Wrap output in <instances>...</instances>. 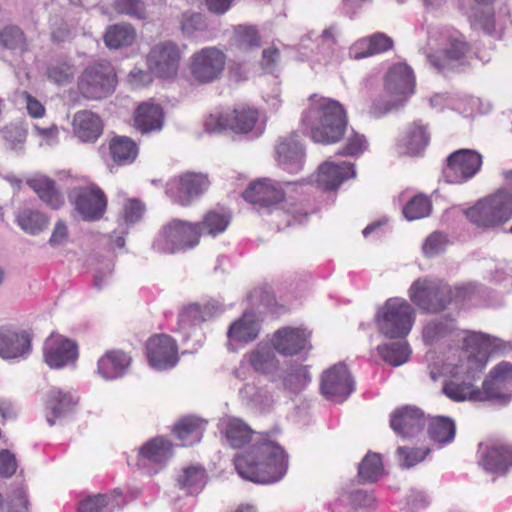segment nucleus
<instances>
[{"label": "nucleus", "mask_w": 512, "mask_h": 512, "mask_svg": "<svg viewBox=\"0 0 512 512\" xmlns=\"http://www.w3.org/2000/svg\"><path fill=\"white\" fill-rule=\"evenodd\" d=\"M239 476L258 484H272L281 480L287 472V456L277 443L264 438L255 441L245 453L234 459Z\"/></svg>", "instance_id": "obj_1"}, {"label": "nucleus", "mask_w": 512, "mask_h": 512, "mask_svg": "<svg viewBox=\"0 0 512 512\" xmlns=\"http://www.w3.org/2000/svg\"><path fill=\"white\" fill-rule=\"evenodd\" d=\"M301 124L314 142L332 144L343 136L347 125L346 113L338 101L313 94L308 98Z\"/></svg>", "instance_id": "obj_2"}, {"label": "nucleus", "mask_w": 512, "mask_h": 512, "mask_svg": "<svg viewBox=\"0 0 512 512\" xmlns=\"http://www.w3.org/2000/svg\"><path fill=\"white\" fill-rule=\"evenodd\" d=\"M292 186L293 184L289 182L282 185L270 179L258 180L249 185L243 192V197L251 204L257 205L260 210L267 209L275 214V217L282 218L285 226L301 224L306 220L307 214L286 199L287 191Z\"/></svg>", "instance_id": "obj_3"}, {"label": "nucleus", "mask_w": 512, "mask_h": 512, "mask_svg": "<svg viewBox=\"0 0 512 512\" xmlns=\"http://www.w3.org/2000/svg\"><path fill=\"white\" fill-rule=\"evenodd\" d=\"M414 92V71L405 62L390 67L385 76V96L375 102L370 112L380 117L403 107Z\"/></svg>", "instance_id": "obj_4"}, {"label": "nucleus", "mask_w": 512, "mask_h": 512, "mask_svg": "<svg viewBox=\"0 0 512 512\" xmlns=\"http://www.w3.org/2000/svg\"><path fill=\"white\" fill-rule=\"evenodd\" d=\"M204 126L209 133H221L229 129L252 138L259 137L264 131V123L259 119L258 110L247 105H239L232 111L212 113Z\"/></svg>", "instance_id": "obj_5"}, {"label": "nucleus", "mask_w": 512, "mask_h": 512, "mask_svg": "<svg viewBox=\"0 0 512 512\" xmlns=\"http://www.w3.org/2000/svg\"><path fill=\"white\" fill-rule=\"evenodd\" d=\"M468 220L480 228H494L512 218V192L499 188L465 211Z\"/></svg>", "instance_id": "obj_6"}, {"label": "nucleus", "mask_w": 512, "mask_h": 512, "mask_svg": "<svg viewBox=\"0 0 512 512\" xmlns=\"http://www.w3.org/2000/svg\"><path fill=\"white\" fill-rule=\"evenodd\" d=\"M413 307L402 298H390L378 310L376 325L379 333L390 339L405 338L414 322Z\"/></svg>", "instance_id": "obj_7"}, {"label": "nucleus", "mask_w": 512, "mask_h": 512, "mask_svg": "<svg viewBox=\"0 0 512 512\" xmlns=\"http://www.w3.org/2000/svg\"><path fill=\"white\" fill-rule=\"evenodd\" d=\"M200 230L197 224L174 219L166 224L153 242L159 253L173 254L195 247L199 243Z\"/></svg>", "instance_id": "obj_8"}, {"label": "nucleus", "mask_w": 512, "mask_h": 512, "mask_svg": "<svg viewBox=\"0 0 512 512\" xmlns=\"http://www.w3.org/2000/svg\"><path fill=\"white\" fill-rule=\"evenodd\" d=\"M473 293L469 286L451 288L439 281H418V308L427 312L444 310L453 299H466Z\"/></svg>", "instance_id": "obj_9"}, {"label": "nucleus", "mask_w": 512, "mask_h": 512, "mask_svg": "<svg viewBox=\"0 0 512 512\" xmlns=\"http://www.w3.org/2000/svg\"><path fill=\"white\" fill-rule=\"evenodd\" d=\"M116 74L108 62L89 65L78 79L80 93L89 100H100L112 94L116 87Z\"/></svg>", "instance_id": "obj_10"}, {"label": "nucleus", "mask_w": 512, "mask_h": 512, "mask_svg": "<svg viewBox=\"0 0 512 512\" xmlns=\"http://www.w3.org/2000/svg\"><path fill=\"white\" fill-rule=\"evenodd\" d=\"M227 56L218 47H204L190 57L189 70L194 81L200 84L220 79L226 66Z\"/></svg>", "instance_id": "obj_11"}, {"label": "nucleus", "mask_w": 512, "mask_h": 512, "mask_svg": "<svg viewBox=\"0 0 512 512\" xmlns=\"http://www.w3.org/2000/svg\"><path fill=\"white\" fill-rule=\"evenodd\" d=\"M182 54L177 43L163 40L155 43L146 56L149 71L158 78L172 79L179 70Z\"/></svg>", "instance_id": "obj_12"}, {"label": "nucleus", "mask_w": 512, "mask_h": 512, "mask_svg": "<svg viewBox=\"0 0 512 512\" xmlns=\"http://www.w3.org/2000/svg\"><path fill=\"white\" fill-rule=\"evenodd\" d=\"M482 164L483 157L476 150H456L446 159L443 170L445 181L449 184L466 183L481 170Z\"/></svg>", "instance_id": "obj_13"}, {"label": "nucleus", "mask_w": 512, "mask_h": 512, "mask_svg": "<svg viewBox=\"0 0 512 512\" xmlns=\"http://www.w3.org/2000/svg\"><path fill=\"white\" fill-rule=\"evenodd\" d=\"M450 364L445 366L443 373L450 376L444 382L443 393L451 400L461 402L465 400L486 401L483 389H476L472 383L473 377L469 368L461 365H454L450 369Z\"/></svg>", "instance_id": "obj_14"}, {"label": "nucleus", "mask_w": 512, "mask_h": 512, "mask_svg": "<svg viewBox=\"0 0 512 512\" xmlns=\"http://www.w3.org/2000/svg\"><path fill=\"white\" fill-rule=\"evenodd\" d=\"M208 177L201 173L186 172L172 178L166 185V194L177 204L189 206L209 188Z\"/></svg>", "instance_id": "obj_15"}, {"label": "nucleus", "mask_w": 512, "mask_h": 512, "mask_svg": "<svg viewBox=\"0 0 512 512\" xmlns=\"http://www.w3.org/2000/svg\"><path fill=\"white\" fill-rule=\"evenodd\" d=\"M354 390V382L346 365L339 363L322 374L321 392L329 400L343 402Z\"/></svg>", "instance_id": "obj_16"}, {"label": "nucleus", "mask_w": 512, "mask_h": 512, "mask_svg": "<svg viewBox=\"0 0 512 512\" xmlns=\"http://www.w3.org/2000/svg\"><path fill=\"white\" fill-rule=\"evenodd\" d=\"M76 210L83 219L97 220L105 212L107 200L104 193L96 186L77 187L69 194Z\"/></svg>", "instance_id": "obj_17"}, {"label": "nucleus", "mask_w": 512, "mask_h": 512, "mask_svg": "<svg viewBox=\"0 0 512 512\" xmlns=\"http://www.w3.org/2000/svg\"><path fill=\"white\" fill-rule=\"evenodd\" d=\"M44 359L54 369L73 365L78 358L77 344L60 334H52L44 343Z\"/></svg>", "instance_id": "obj_18"}, {"label": "nucleus", "mask_w": 512, "mask_h": 512, "mask_svg": "<svg viewBox=\"0 0 512 512\" xmlns=\"http://www.w3.org/2000/svg\"><path fill=\"white\" fill-rule=\"evenodd\" d=\"M147 358L155 370H168L178 362L177 345L168 335H155L147 342Z\"/></svg>", "instance_id": "obj_19"}, {"label": "nucleus", "mask_w": 512, "mask_h": 512, "mask_svg": "<svg viewBox=\"0 0 512 512\" xmlns=\"http://www.w3.org/2000/svg\"><path fill=\"white\" fill-rule=\"evenodd\" d=\"M310 335L311 333L304 328L287 326L278 329L273 334L271 343L281 355H299L311 348Z\"/></svg>", "instance_id": "obj_20"}, {"label": "nucleus", "mask_w": 512, "mask_h": 512, "mask_svg": "<svg viewBox=\"0 0 512 512\" xmlns=\"http://www.w3.org/2000/svg\"><path fill=\"white\" fill-rule=\"evenodd\" d=\"M278 165L285 171L299 173L305 163V150L296 133L279 138L275 146Z\"/></svg>", "instance_id": "obj_21"}, {"label": "nucleus", "mask_w": 512, "mask_h": 512, "mask_svg": "<svg viewBox=\"0 0 512 512\" xmlns=\"http://www.w3.org/2000/svg\"><path fill=\"white\" fill-rule=\"evenodd\" d=\"M172 455V443L163 437H155L140 447L137 464L156 473L167 464Z\"/></svg>", "instance_id": "obj_22"}, {"label": "nucleus", "mask_w": 512, "mask_h": 512, "mask_svg": "<svg viewBox=\"0 0 512 512\" xmlns=\"http://www.w3.org/2000/svg\"><path fill=\"white\" fill-rule=\"evenodd\" d=\"M441 39L444 42L443 47L439 51L427 55L429 63L438 70L446 67L449 61L464 58L469 51L468 43L457 31L442 34Z\"/></svg>", "instance_id": "obj_23"}, {"label": "nucleus", "mask_w": 512, "mask_h": 512, "mask_svg": "<svg viewBox=\"0 0 512 512\" xmlns=\"http://www.w3.org/2000/svg\"><path fill=\"white\" fill-rule=\"evenodd\" d=\"M481 466L493 474H505L512 467V445L502 442L480 444Z\"/></svg>", "instance_id": "obj_24"}, {"label": "nucleus", "mask_w": 512, "mask_h": 512, "mask_svg": "<svg viewBox=\"0 0 512 512\" xmlns=\"http://www.w3.org/2000/svg\"><path fill=\"white\" fill-rule=\"evenodd\" d=\"M222 311V306L215 300L204 304H189L183 307L179 313L178 329L184 335H189L193 328L219 315Z\"/></svg>", "instance_id": "obj_25"}, {"label": "nucleus", "mask_w": 512, "mask_h": 512, "mask_svg": "<svg viewBox=\"0 0 512 512\" xmlns=\"http://www.w3.org/2000/svg\"><path fill=\"white\" fill-rule=\"evenodd\" d=\"M79 397L73 390L53 387L47 394L45 403L46 420L50 426L71 413L77 405Z\"/></svg>", "instance_id": "obj_26"}, {"label": "nucleus", "mask_w": 512, "mask_h": 512, "mask_svg": "<svg viewBox=\"0 0 512 512\" xmlns=\"http://www.w3.org/2000/svg\"><path fill=\"white\" fill-rule=\"evenodd\" d=\"M494 339H492L489 335L479 333V332H467L465 337L463 338V352L467 356L468 359L466 361L469 370H481L487 360L488 354L492 351Z\"/></svg>", "instance_id": "obj_27"}, {"label": "nucleus", "mask_w": 512, "mask_h": 512, "mask_svg": "<svg viewBox=\"0 0 512 512\" xmlns=\"http://www.w3.org/2000/svg\"><path fill=\"white\" fill-rule=\"evenodd\" d=\"M275 351L273 345L259 343L253 350L245 354L244 358L256 373L268 376L276 382L282 367H280Z\"/></svg>", "instance_id": "obj_28"}, {"label": "nucleus", "mask_w": 512, "mask_h": 512, "mask_svg": "<svg viewBox=\"0 0 512 512\" xmlns=\"http://www.w3.org/2000/svg\"><path fill=\"white\" fill-rule=\"evenodd\" d=\"M512 381V364L501 362L495 366L489 378L483 383V393L487 400L499 401L502 404L509 402L511 396L507 392L506 384Z\"/></svg>", "instance_id": "obj_29"}, {"label": "nucleus", "mask_w": 512, "mask_h": 512, "mask_svg": "<svg viewBox=\"0 0 512 512\" xmlns=\"http://www.w3.org/2000/svg\"><path fill=\"white\" fill-rule=\"evenodd\" d=\"M354 177H356V170L353 163L327 160L319 167L316 181L322 189L334 190L345 180Z\"/></svg>", "instance_id": "obj_30"}, {"label": "nucleus", "mask_w": 512, "mask_h": 512, "mask_svg": "<svg viewBox=\"0 0 512 512\" xmlns=\"http://www.w3.org/2000/svg\"><path fill=\"white\" fill-rule=\"evenodd\" d=\"M418 429L426 431L427 435L436 443L451 442L456 433V426L452 419L444 416L425 415L418 409Z\"/></svg>", "instance_id": "obj_31"}, {"label": "nucleus", "mask_w": 512, "mask_h": 512, "mask_svg": "<svg viewBox=\"0 0 512 512\" xmlns=\"http://www.w3.org/2000/svg\"><path fill=\"white\" fill-rule=\"evenodd\" d=\"M31 350V340L25 331L0 329V357L6 360L23 359Z\"/></svg>", "instance_id": "obj_32"}, {"label": "nucleus", "mask_w": 512, "mask_h": 512, "mask_svg": "<svg viewBox=\"0 0 512 512\" xmlns=\"http://www.w3.org/2000/svg\"><path fill=\"white\" fill-rule=\"evenodd\" d=\"M394 47L393 39L383 32H376L358 39L349 49V56L354 60L368 58L385 53Z\"/></svg>", "instance_id": "obj_33"}, {"label": "nucleus", "mask_w": 512, "mask_h": 512, "mask_svg": "<svg viewBox=\"0 0 512 512\" xmlns=\"http://www.w3.org/2000/svg\"><path fill=\"white\" fill-rule=\"evenodd\" d=\"M164 123V113L160 105L153 102L140 104L134 114V127L142 134L160 131Z\"/></svg>", "instance_id": "obj_34"}, {"label": "nucleus", "mask_w": 512, "mask_h": 512, "mask_svg": "<svg viewBox=\"0 0 512 512\" xmlns=\"http://www.w3.org/2000/svg\"><path fill=\"white\" fill-rule=\"evenodd\" d=\"M72 126L74 134L82 142H95L103 131L99 116L88 110L75 113Z\"/></svg>", "instance_id": "obj_35"}, {"label": "nucleus", "mask_w": 512, "mask_h": 512, "mask_svg": "<svg viewBox=\"0 0 512 512\" xmlns=\"http://www.w3.org/2000/svg\"><path fill=\"white\" fill-rule=\"evenodd\" d=\"M219 428L232 448H242L252 440L254 434L242 419L225 416L219 421Z\"/></svg>", "instance_id": "obj_36"}, {"label": "nucleus", "mask_w": 512, "mask_h": 512, "mask_svg": "<svg viewBox=\"0 0 512 512\" xmlns=\"http://www.w3.org/2000/svg\"><path fill=\"white\" fill-rule=\"evenodd\" d=\"M208 480L206 470L200 465L183 467L175 477L176 487L185 495H197L205 487Z\"/></svg>", "instance_id": "obj_37"}, {"label": "nucleus", "mask_w": 512, "mask_h": 512, "mask_svg": "<svg viewBox=\"0 0 512 512\" xmlns=\"http://www.w3.org/2000/svg\"><path fill=\"white\" fill-rule=\"evenodd\" d=\"M259 331L260 325L255 314L246 311L229 326L227 336L230 343H248L258 337Z\"/></svg>", "instance_id": "obj_38"}, {"label": "nucleus", "mask_w": 512, "mask_h": 512, "mask_svg": "<svg viewBox=\"0 0 512 512\" xmlns=\"http://www.w3.org/2000/svg\"><path fill=\"white\" fill-rule=\"evenodd\" d=\"M131 362V358L124 352L112 350L105 353L97 364L98 374L106 379L113 380L124 375Z\"/></svg>", "instance_id": "obj_39"}, {"label": "nucleus", "mask_w": 512, "mask_h": 512, "mask_svg": "<svg viewBox=\"0 0 512 512\" xmlns=\"http://www.w3.org/2000/svg\"><path fill=\"white\" fill-rule=\"evenodd\" d=\"M28 186L50 208L59 209L64 204V198L56 188L55 182L45 175H36L27 181Z\"/></svg>", "instance_id": "obj_40"}, {"label": "nucleus", "mask_w": 512, "mask_h": 512, "mask_svg": "<svg viewBox=\"0 0 512 512\" xmlns=\"http://www.w3.org/2000/svg\"><path fill=\"white\" fill-rule=\"evenodd\" d=\"M390 427L401 438H413L416 433V408L405 405L395 409L390 415Z\"/></svg>", "instance_id": "obj_41"}, {"label": "nucleus", "mask_w": 512, "mask_h": 512, "mask_svg": "<svg viewBox=\"0 0 512 512\" xmlns=\"http://www.w3.org/2000/svg\"><path fill=\"white\" fill-rule=\"evenodd\" d=\"M206 422L195 416H187L176 423L174 433L182 446H192L202 439Z\"/></svg>", "instance_id": "obj_42"}, {"label": "nucleus", "mask_w": 512, "mask_h": 512, "mask_svg": "<svg viewBox=\"0 0 512 512\" xmlns=\"http://www.w3.org/2000/svg\"><path fill=\"white\" fill-rule=\"evenodd\" d=\"M124 505L121 493L89 496L79 504L78 512H112Z\"/></svg>", "instance_id": "obj_43"}, {"label": "nucleus", "mask_w": 512, "mask_h": 512, "mask_svg": "<svg viewBox=\"0 0 512 512\" xmlns=\"http://www.w3.org/2000/svg\"><path fill=\"white\" fill-rule=\"evenodd\" d=\"M109 150L113 163L118 166L133 163L138 155L136 143L125 136H117L111 139Z\"/></svg>", "instance_id": "obj_44"}, {"label": "nucleus", "mask_w": 512, "mask_h": 512, "mask_svg": "<svg viewBox=\"0 0 512 512\" xmlns=\"http://www.w3.org/2000/svg\"><path fill=\"white\" fill-rule=\"evenodd\" d=\"M261 38L255 27L239 25L235 27L231 38V46L241 53H249L258 49Z\"/></svg>", "instance_id": "obj_45"}, {"label": "nucleus", "mask_w": 512, "mask_h": 512, "mask_svg": "<svg viewBox=\"0 0 512 512\" xmlns=\"http://www.w3.org/2000/svg\"><path fill=\"white\" fill-rule=\"evenodd\" d=\"M377 353L387 364L400 366L408 361L412 350L405 341H398L378 345Z\"/></svg>", "instance_id": "obj_46"}, {"label": "nucleus", "mask_w": 512, "mask_h": 512, "mask_svg": "<svg viewBox=\"0 0 512 512\" xmlns=\"http://www.w3.org/2000/svg\"><path fill=\"white\" fill-rule=\"evenodd\" d=\"M136 39V31L130 24H115L110 26L104 36L107 47L119 49L130 46Z\"/></svg>", "instance_id": "obj_47"}, {"label": "nucleus", "mask_w": 512, "mask_h": 512, "mask_svg": "<svg viewBox=\"0 0 512 512\" xmlns=\"http://www.w3.org/2000/svg\"><path fill=\"white\" fill-rule=\"evenodd\" d=\"M310 380L307 367L302 365H291L281 368L276 382H281L284 388L292 391L300 390Z\"/></svg>", "instance_id": "obj_48"}, {"label": "nucleus", "mask_w": 512, "mask_h": 512, "mask_svg": "<svg viewBox=\"0 0 512 512\" xmlns=\"http://www.w3.org/2000/svg\"><path fill=\"white\" fill-rule=\"evenodd\" d=\"M230 220L231 218L228 213L212 210L207 212L204 215L203 220L196 224L199 227L200 236L202 234H207L215 237L227 229L230 224Z\"/></svg>", "instance_id": "obj_49"}, {"label": "nucleus", "mask_w": 512, "mask_h": 512, "mask_svg": "<svg viewBox=\"0 0 512 512\" xmlns=\"http://www.w3.org/2000/svg\"><path fill=\"white\" fill-rule=\"evenodd\" d=\"M16 220L20 228L31 235L39 234L49 223V219L46 215L32 209H24L20 211Z\"/></svg>", "instance_id": "obj_50"}, {"label": "nucleus", "mask_w": 512, "mask_h": 512, "mask_svg": "<svg viewBox=\"0 0 512 512\" xmlns=\"http://www.w3.org/2000/svg\"><path fill=\"white\" fill-rule=\"evenodd\" d=\"M384 474V466L380 454L369 452L358 467V476L362 482H375Z\"/></svg>", "instance_id": "obj_51"}, {"label": "nucleus", "mask_w": 512, "mask_h": 512, "mask_svg": "<svg viewBox=\"0 0 512 512\" xmlns=\"http://www.w3.org/2000/svg\"><path fill=\"white\" fill-rule=\"evenodd\" d=\"M74 74V65L70 61L63 59L52 61L46 71L47 78L57 85H65L71 82Z\"/></svg>", "instance_id": "obj_52"}, {"label": "nucleus", "mask_w": 512, "mask_h": 512, "mask_svg": "<svg viewBox=\"0 0 512 512\" xmlns=\"http://www.w3.org/2000/svg\"><path fill=\"white\" fill-rule=\"evenodd\" d=\"M455 329V320L445 318L427 324L422 332L423 341L426 344H433L439 339L447 336Z\"/></svg>", "instance_id": "obj_53"}, {"label": "nucleus", "mask_w": 512, "mask_h": 512, "mask_svg": "<svg viewBox=\"0 0 512 512\" xmlns=\"http://www.w3.org/2000/svg\"><path fill=\"white\" fill-rule=\"evenodd\" d=\"M395 150L399 157H413L416 153V125L405 127L398 135Z\"/></svg>", "instance_id": "obj_54"}, {"label": "nucleus", "mask_w": 512, "mask_h": 512, "mask_svg": "<svg viewBox=\"0 0 512 512\" xmlns=\"http://www.w3.org/2000/svg\"><path fill=\"white\" fill-rule=\"evenodd\" d=\"M0 44L13 51L23 52L27 49L25 35L17 26H6L0 30Z\"/></svg>", "instance_id": "obj_55"}, {"label": "nucleus", "mask_w": 512, "mask_h": 512, "mask_svg": "<svg viewBox=\"0 0 512 512\" xmlns=\"http://www.w3.org/2000/svg\"><path fill=\"white\" fill-rule=\"evenodd\" d=\"M27 131L18 125H8L0 130V138L5 146L11 150H20L26 140Z\"/></svg>", "instance_id": "obj_56"}, {"label": "nucleus", "mask_w": 512, "mask_h": 512, "mask_svg": "<svg viewBox=\"0 0 512 512\" xmlns=\"http://www.w3.org/2000/svg\"><path fill=\"white\" fill-rule=\"evenodd\" d=\"M368 148V142L366 137L362 134L351 130V133L347 136L346 144L342 150L338 151V155L344 156H358L366 151Z\"/></svg>", "instance_id": "obj_57"}, {"label": "nucleus", "mask_w": 512, "mask_h": 512, "mask_svg": "<svg viewBox=\"0 0 512 512\" xmlns=\"http://www.w3.org/2000/svg\"><path fill=\"white\" fill-rule=\"evenodd\" d=\"M114 8L118 13L132 18H146V7L141 0H115Z\"/></svg>", "instance_id": "obj_58"}, {"label": "nucleus", "mask_w": 512, "mask_h": 512, "mask_svg": "<svg viewBox=\"0 0 512 512\" xmlns=\"http://www.w3.org/2000/svg\"><path fill=\"white\" fill-rule=\"evenodd\" d=\"M449 241L441 232L432 233L425 240L422 246V252L427 257H433L445 251Z\"/></svg>", "instance_id": "obj_59"}, {"label": "nucleus", "mask_w": 512, "mask_h": 512, "mask_svg": "<svg viewBox=\"0 0 512 512\" xmlns=\"http://www.w3.org/2000/svg\"><path fill=\"white\" fill-rule=\"evenodd\" d=\"M397 201L402 204V215L407 221L416 219V192L413 188L402 191Z\"/></svg>", "instance_id": "obj_60"}, {"label": "nucleus", "mask_w": 512, "mask_h": 512, "mask_svg": "<svg viewBox=\"0 0 512 512\" xmlns=\"http://www.w3.org/2000/svg\"><path fill=\"white\" fill-rule=\"evenodd\" d=\"M280 62V52L274 47L270 46L262 51V58L260 61L261 68L267 73H274Z\"/></svg>", "instance_id": "obj_61"}, {"label": "nucleus", "mask_w": 512, "mask_h": 512, "mask_svg": "<svg viewBox=\"0 0 512 512\" xmlns=\"http://www.w3.org/2000/svg\"><path fill=\"white\" fill-rule=\"evenodd\" d=\"M181 27L184 33L191 35L195 31L205 27L203 16L199 13H184L181 20Z\"/></svg>", "instance_id": "obj_62"}, {"label": "nucleus", "mask_w": 512, "mask_h": 512, "mask_svg": "<svg viewBox=\"0 0 512 512\" xmlns=\"http://www.w3.org/2000/svg\"><path fill=\"white\" fill-rule=\"evenodd\" d=\"M144 205L136 199H129L123 208V215L126 223H135L140 220L144 214Z\"/></svg>", "instance_id": "obj_63"}, {"label": "nucleus", "mask_w": 512, "mask_h": 512, "mask_svg": "<svg viewBox=\"0 0 512 512\" xmlns=\"http://www.w3.org/2000/svg\"><path fill=\"white\" fill-rule=\"evenodd\" d=\"M34 132L41 139V146H53L58 142L59 130L58 127L54 124H51L47 127H40L39 125H34Z\"/></svg>", "instance_id": "obj_64"}]
</instances>
